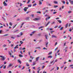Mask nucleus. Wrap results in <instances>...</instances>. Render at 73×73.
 Instances as JSON below:
<instances>
[{
    "instance_id": "f257e3e1",
    "label": "nucleus",
    "mask_w": 73,
    "mask_h": 73,
    "mask_svg": "<svg viewBox=\"0 0 73 73\" xmlns=\"http://www.w3.org/2000/svg\"><path fill=\"white\" fill-rule=\"evenodd\" d=\"M13 64H10L9 66H8L7 68L8 69L9 68V67H11V66H12Z\"/></svg>"
},
{
    "instance_id": "f03ea898",
    "label": "nucleus",
    "mask_w": 73,
    "mask_h": 73,
    "mask_svg": "<svg viewBox=\"0 0 73 73\" xmlns=\"http://www.w3.org/2000/svg\"><path fill=\"white\" fill-rule=\"evenodd\" d=\"M52 38H57V36H56V35H52Z\"/></svg>"
},
{
    "instance_id": "7ed1b4c3",
    "label": "nucleus",
    "mask_w": 73,
    "mask_h": 73,
    "mask_svg": "<svg viewBox=\"0 0 73 73\" xmlns=\"http://www.w3.org/2000/svg\"><path fill=\"white\" fill-rule=\"evenodd\" d=\"M18 46H19L18 45H17L16 46L14 47V49H16V48H19V47H18Z\"/></svg>"
},
{
    "instance_id": "20e7f679",
    "label": "nucleus",
    "mask_w": 73,
    "mask_h": 73,
    "mask_svg": "<svg viewBox=\"0 0 73 73\" xmlns=\"http://www.w3.org/2000/svg\"><path fill=\"white\" fill-rule=\"evenodd\" d=\"M3 3L4 6H7V4L5 3V1H4Z\"/></svg>"
},
{
    "instance_id": "39448f33",
    "label": "nucleus",
    "mask_w": 73,
    "mask_h": 73,
    "mask_svg": "<svg viewBox=\"0 0 73 73\" xmlns=\"http://www.w3.org/2000/svg\"><path fill=\"white\" fill-rule=\"evenodd\" d=\"M18 62H19L20 64H21V61H20V59L18 60Z\"/></svg>"
},
{
    "instance_id": "423d86ee",
    "label": "nucleus",
    "mask_w": 73,
    "mask_h": 73,
    "mask_svg": "<svg viewBox=\"0 0 73 73\" xmlns=\"http://www.w3.org/2000/svg\"><path fill=\"white\" fill-rule=\"evenodd\" d=\"M57 21L59 23H60V24H61V23H62V21H61L60 20H58Z\"/></svg>"
},
{
    "instance_id": "0eeeda50",
    "label": "nucleus",
    "mask_w": 73,
    "mask_h": 73,
    "mask_svg": "<svg viewBox=\"0 0 73 73\" xmlns=\"http://www.w3.org/2000/svg\"><path fill=\"white\" fill-rule=\"evenodd\" d=\"M49 42H47L46 43V44L45 45H46V48H47L48 47V44Z\"/></svg>"
},
{
    "instance_id": "6e6552de",
    "label": "nucleus",
    "mask_w": 73,
    "mask_h": 73,
    "mask_svg": "<svg viewBox=\"0 0 73 73\" xmlns=\"http://www.w3.org/2000/svg\"><path fill=\"white\" fill-rule=\"evenodd\" d=\"M39 5H41V4H42V2L41 1H39Z\"/></svg>"
},
{
    "instance_id": "1a4fd4ad",
    "label": "nucleus",
    "mask_w": 73,
    "mask_h": 73,
    "mask_svg": "<svg viewBox=\"0 0 73 73\" xmlns=\"http://www.w3.org/2000/svg\"><path fill=\"white\" fill-rule=\"evenodd\" d=\"M50 17H49L48 18H47L46 19V21H47L48 20V19H50Z\"/></svg>"
},
{
    "instance_id": "9d476101",
    "label": "nucleus",
    "mask_w": 73,
    "mask_h": 73,
    "mask_svg": "<svg viewBox=\"0 0 73 73\" xmlns=\"http://www.w3.org/2000/svg\"><path fill=\"white\" fill-rule=\"evenodd\" d=\"M52 57H52V55H49V56H48V58H52Z\"/></svg>"
},
{
    "instance_id": "9b49d317",
    "label": "nucleus",
    "mask_w": 73,
    "mask_h": 73,
    "mask_svg": "<svg viewBox=\"0 0 73 73\" xmlns=\"http://www.w3.org/2000/svg\"><path fill=\"white\" fill-rule=\"evenodd\" d=\"M23 10L25 12H27V9H26L25 7L23 9Z\"/></svg>"
},
{
    "instance_id": "f8f14e48",
    "label": "nucleus",
    "mask_w": 73,
    "mask_h": 73,
    "mask_svg": "<svg viewBox=\"0 0 73 73\" xmlns=\"http://www.w3.org/2000/svg\"><path fill=\"white\" fill-rule=\"evenodd\" d=\"M18 31H19V30H17L16 31H15L13 32V33H16V32H18Z\"/></svg>"
},
{
    "instance_id": "ddd939ff",
    "label": "nucleus",
    "mask_w": 73,
    "mask_h": 73,
    "mask_svg": "<svg viewBox=\"0 0 73 73\" xmlns=\"http://www.w3.org/2000/svg\"><path fill=\"white\" fill-rule=\"evenodd\" d=\"M68 23H67V24H66V25L65 26V28H68Z\"/></svg>"
},
{
    "instance_id": "4468645a",
    "label": "nucleus",
    "mask_w": 73,
    "mask_h": 73,
    "mask_svg": "<svg viewBox=\"0 0 73 73\" xmlns=\"http://www.w3.org/2000/svg\"><path fill=\"white\" fill-rule=\"evenodd\" d=\"M52 53V52H50L48 54V55H51V54Z\"/></svg>"
},
{
    "instance_id": "2eb2a0df",
    "label": "nucleus",
    "mask_w": 73,
    "mask_h": 73,
    "mask_svg": "<svg viewBox=\"0 0 73 73\" xmlns=\"http://www.w3.org/2000/svg\"><path fill=\"white\" fill-rule=\"evenodd\" d=\"M40 19H41V18L39 17L37 18V20H40Z\"/></svg>"
},
{
    "instance_id": "dca6fc26",
    "label": "nucleus",
    "mask_w": 73,
    "mask_h": 73,
    "mask_svg": "<svg viewBox=\"0 0 73 73\" xmlns=\"http://www.w3.org/2000/svg\"><path fill=\"white\" fill-rule=\"evenodd\" d=\"M62 3L64 4H65L66 3L65 1H62Z\"/></svg>"
},
{
    "instance_id": "f3484780",
    "label": "nucleus",
    "mask_w": 73,
    "mask_h": 73,
    "mask_svg": "<svg viewBox=\"0 0 73 73\" xmlns=\"http://www.w3.org/2000/svg\"><path fill=\"white\" fill-rule=\"evenodd\" d=\"M45 38H46V39L47 40V39H48V35H45Z\"/></svg>"
},
{
    "instance_id": "a211bd4d",
    "label": "nucleus",
    "mask_w": 73,
    "mask_h": 73,
    "mask_svg": "<svg viewBox=\"0 0 73 73\" xmlns=\"http://www.w3.org/2000/svg\"><path fill=\"white\" fill-rule=\"evenodd\" d=\"M28 7H32V5L29 4L28 5Z\"/></svg>"
},
{
    "instance_id": "6ab92c4d",
    "label": "nucleus",
    "mask_w": 73,
    "mask_h": 73,
    "mask_svg": "<svg viewBox=\"0 0 73 73\" xmlns=\"http://www.w3.org/2000/svg\"><path fill=\"white\" fill-rule=\"evenodd\" d=\"M19 57H23V55H22L21 54H19Z\"/></svg>"
},
{
    "instance_id": "aec40b11",
    "label": "nucleus",
    "mask_w": 73,
    "mask_h": 73,
    "mask_svg": "<svg viewBox=\"0 0 73 73\" xmlns=\"http://www.w3.org/2000/svg\"><path fill=\"white\" fill-rule=\"evenodd\" d=\"M54 3L55 4H58V2H57L56 1H54Z\"/></svg>"
},
{
    "instance_id": "412c9836",
    "label": "nucleus",
    "mask_w": 73,
    "mask_h": 73,
    "mask_svg": "<svg viewBox=\"0 0 73 73\" xmlns=\"http://www.w3.org/2000/svg\"><path fill=\"white\" fill-rule=\"evenodd\" d=\"M9 54L10 55V57H11V55H12V54L11 52H10V51H9Z\"/></svg>"
},
{
    "instance_id": "4be33fe9",
    "label": "nucleus",
    "mask_w": 73,
    "mask_h": 73,
    "mask_svg": "<svg viewBox=\"0 0 73 73\" xmlns=\"http://www.w3.org/2000/svg\"><path fill=\"white\" fill-rule=\"evenodd\" d=\"M44 28V27L43 26H41L39 27L38 28V29H41V28Z\"/></svg>"
},
{
    "instance_id": "5701e85b",
    "label": "nucleus",
    "mask_w": 73,
    "mask_h": 73,
    "mask_svg": "<svg viewBox=\"0 0 73 73\" xmlns=\"http://www.w3.org/2000/svg\"><path fill=\"white\" fill-rule=\"evenodd\" d=\"M49 23H50V22L49 21L48 23L46 25V27L47 26V25H48Z\"/></svg>"
},
{
    "instance_id": "b1692460",
    "label": "nucleus",
    "mask_w": 73,
    "mask_h": 73,
    "mask_svg": "<svg viewBox=\"0 0 73 73\" xmlns=\"http://www.w3.org/2000/svg\"><path fill=\"white\" fill-rule=\"evenodd\" d=\"M54 7L55 8H57V7H58V6L57 5H54Z\"/></svg>"
},
{
    "instance_id": "393cba45",
    "label": "nucleus",
    "mask_w": 73,
    "mask_h": 73,
    "mask_svg": "<svg viewBox=\"0 0 73 73\" xmlns=\"http://www.w3.org/2000/svg\"><path fill=\"white\" fill-rule=\"evenodd\" d=\"M20 42L21 43V44H23V42L21 40L20 41Z\"/></svg>"
},
{
    "instance_id": "a878e982",
    "label": "nucleus",
    "mask_w": 73,
    "mask_h": 73,
    "mask_svg": "<svg viewBox=\"0 0 73 73\" xmlns=\"http://www.w3.org/2000/svg\"><path fill=\"white\" fill-rule=\"evenodd\" d=\"M70 3L71 4H72V5L73 4V1H70Z\"/></svg>"
},
{
    "instance_id": "bb28decb",
    "label": "nucleus",
    "mask_w": 73,
    "mask_h": 73,
    "mask_svg": "<svg viewBox=\"0 0 73 73\" xmlns=\"http://www.w3.org/2000/svg\"><path fill=\"white\" fill-rule=\"evenodd\" d=\"M26 66H29V64L26 63Z\"/></svg>"
},
{
    "instance_id": "cd10ccee",
    "label": "nucleus",
    "mask_w": 73,
    "mask_h": 73,
    "mask_svg": "<svg viewBox=\"0 0 73 73\" xmlns=\"http://www.w3.org/2000/svg\"><path fill=\"white\" fill-rule=\"evenodd\" d=\"M41 34H39L38 35V36H41Z\"/></svg>"
},
{
    "instance_id": "c85d7f7f",
    "label": "nucleus",
    "mask_w": 73,
    "mask_h": 73,
    "mask_svg": "<svg viewBox=\"0 0 73 73\" xmlns=\"http://www.w3.org/2000/svg\"><path fill=\"white\" fill-rule=\"evenodd\" d=\"M9 25H11V26H12V23H11V22H10Z\"/></svg>"
},
{
    "instance_id": "c756f323",
    "label": "nucleus",
    "mask_w": 73,
    "mask_h": 73,
    "mask_svg": "<svg viewBox=\"0 0 73 73\" xmlns=\"http://www.w3.org/2000/svg\"><path fill=\"white\" fill-rule=\"evenodd\" d=\"M7 46V45L5 44H4L3 46V47H5Z\"/></svg>"
},
{
    "instance_id": "7c9ffc66",
    "label": "nucleus",
    "mask_w": 73,
    "mask_h": 73,
    "mask_svg": "<svg viewBox=\"0 0 73 73\" xmlns=\"http://www.w3.org/2000/svg\"><path fill=\"white\" fill-rule=\"evenodd\" d=\"M29 17H27L26 18V20H29Z\"/></svg>"
},
{
    "instance_id": "2f4dec72",
    "label": "nucleus",
    "mask_w": 73,
    "mask_h": 73,
    "mask_svg": "<svg viewBox=\"0 0 73 73\" xmlns=\"http://www.w3.org/2000/svg\"><path fill=\"white\" fill-rule=\"evenodd\" d=\"M16 25H15V26H14L13 27V29H14V28L16 27Z\"/></svg>"
},
{
    "instance_id": "473e14b6",
    "label": "nucleus",
    "mask_w": 73,
    "mask_h": 73,
    "mask_svg": "<svg viewBox=\"0 0 73 73\" xmlns=\"http://www.w3.org/2000/svg\"><path fill=\"white\" fill-rule=\"evenodd\" d=\"M36 5H37V4H36V3H35V4L33 5V6L34 7V6H36Z\"/></svg>"
},
{
    "instance_id": "72a5a7b5",
    "label": "nucleus",
    "mask_w": 73,
    "mask_h": 73,
    "mask_svg": "<svg viewBox=\"0 0 73 73\" xmlns=\"http://www.w3.org/2000/svg\"><path fill=\"white\" fill-rule=\"evenodd\" d=\"M68 31H69V32H72V29H70L68 30Z\"/></svg>"
},
{
    "instance_id": "f704fd0d",
    "label": "nucleus",
    "mask_w": 73,
    "mask_h": 73,
    "mask_svg": "<svg viewBox=\"0 0 73 73\" xmlns=\"http://www.w3.org/2000/svg\"><path fill=\"white\" fill-rule=\"evenodd\" d=\"M8 36V34H5L3 35V36Z\"/></svg>"
},
{
    "instance_id": "c9c22d12",
    "label": "nucleus",
    "mask_w": 73,
    "mask_h": 73,
    "mask_svg": "<svg viewBox=\"0 0 73 73\" xmlns=\"http://www.w3.org/2000/svg\"><path fill=\"white\" fill-rule=\"evenodd\" d=\"M38 73H39V72H40V69H39L38 71H37Z\"/></svg>"
},
{
    "instance_id": "e433bc0d",
    "label": "nucleus",
    "mask_w": 73,
    "mask_h": 73,
    "mask_svg": "<svg viewBox=\"0 0 73 73\" xmlns=\"http://www.w3.org/2000/svg\"><path fill=\"white\" fill-rule=\"evenodd\" d=\"M1 60H5V58H2Z\"/></svg>"
},
{
    "instance_id": "4c0bfd02",
    "label": "nucleus",
    "mask_w": 73,
    "mask_h": 73,
    "mask_svg": "<svg viewBox=\"0 0 73 73\" xmlns=\"http://www.w3.org/2000/svg\"><path fill=\"white\" fill-rule=\"evenodd\" d=\"M62 29H63V27H62L60 28V31H61V30H62Z\"/></svg>"
},
{
    "instance_id": "58836bf2",
    "label": "nucleus",
    "mask_w": 73,
    "mask_h": 73,
    "mask_svg": "<svg viewBox=\"0 0 73 73\" xmlns=\"http://www.w3.org/2000/svg\"><path fill=\"white\" fill-rule=\"evenodd\" d=\"M31 0H28V2H27V3L28 4V3H29Z\"/></svg>"
},
{
    "instance_id": "ea45409f",
    "label": "nucleus",
    "mask_w": 73,
    "mask_h": 73,
    "mask_svg": "<svg viewBox=\"0 0 73 73\" xmlns=\"http://www.w3.org/2000/svg\"><path fill=\"white\" fill-rule=\"evenodd\" d=\"M11 38H13V39H15V37L13 36V37H11Z\"/></svg>"
},
{
    "instance_id": "a19ab883",
    "label": "nucleus",
    "mask_w": 73,
    "mask_h": 73,
    "mask_svg": "<svg viewBox=\"0 0 73 73\" xmlns=\"http://www.w3.org/2000/svg\"><path fill=\"white\" fill-rule=\"evenodd\" d=\"M35 32H36V31H34L33 32H32L31 33H32L33 34H34V33H35Z\"/></svg>"
},
{
    "instance_id": "79ce46f5",
    "label": "nucleus",
    "mask_w": 73,
    "mask_h": 73,
    "mask_svg": "<svg viewBox=\"0 0 73 73\" xmlns=\"http://www.w3.org/2000/svg\"><path fill=\"white\" fill-rule=\"evenodd\" d=\"M0 57H1V58H4V56H0Z\"/></svg>"
},
{
    "instance_id": "37998d69",
    "label": "nucleus",
    "mask_w": 73,
    "mask_h": 73,
    "mask_svg": "<svg viewBox=\"0 0 73 73\" xmlns=\"http://www.w3.org/2000/svg\"><path fill=\"white\" fill-rule=\"evenodd\" d=\"M66 1H67L66 2V4H68L69 3H68V0H66Z\"/></svg>"
},
{
    "instance_id": "c03bdc74",
    "label": "nucleus",
    "mask_w": 73,
    "mask_h": 73,
    "mask_svg": "<svg viewBox=\"0 0 73 73\" xmlns=\"http://www.w3.org/2000/svg\"><path fill=\"white\" fill-rule=\"evenodd\" d=\"M25 49H26L25 47H24L22 49V50H25Z\"/></svg>"
},
{
    "instance_id": "a18cd8bd",
    "label": "nucleus",
    "mask_w": 73,
    "mask_h": 73,
    "mask_svg": "<svg viewBox=\"0 0 73 73\" xmlns=\"http://www.w3.org/2000/svg\"><path fill=\"white\" fill-rule=\"evenodd\" d=\"M72 12L71 11H69L68 12V13H71Z\"/></svg>"
},
{
    "instance_id": "49530a36",
    "label": "nucleus",
    "mask_w": 73,
    "mask_h": 73,
    "mask_svg": "<svg viewBox=\"0 0 73 73\" xmlns=\"http://www.w3.org/2000/svg\"><path fill=\"white\" fill-rule=\"evenodd\" d=\"M6 68V66H4L3 67V69H5Z\"/></svg>"
},
{
    "instance_id": "de8ad7c7",
    "label": "nucleus",
    "mask_w": 73,
    "mask_h": 73,
    "mask_svg": "<svg viewBox=\"0 0 73 73\" xmlns=\"http://www.w3.org/2000/svg\"><path fill=\"white\" fill-rule=\"evenodd\" d=\"M40 58V57H38L37 58V61H38V58Z\"/></svg>"
},
{
    "instance_id": "09e8293b",
    "label": "nucleus",
    "mask_w": 73,
    "mask_h": 73,
    "mask_svg": "<svg viewBox=\"0 0 73 73\" xmlns=\"http://www.w3.org/2000/svg\"><path fill=\"white\" fill-rule=\"evenodd\" d=\"M31 16H32V17H34V15L32 14L31 15Z\"/></svg>"
},
{
    "instance_id": "8fccbe9b",
    "label": "nucleus",
    "mask_w": 73,
    "mask_h": 73,
    "mask_svg": "<svg viewBox=\"0 0 73 73\" xmlns=\"http://www.w3.org/2000/svg\"><path fill=\"white\" fill-rule=\"evenodd\" d=\"M58 27V26H56L54 27V28H57Z\"/></svg>"
},
{
    "instance_id": "3c124183",
    "label": "nucleus",
    "mask_w": 73,
    "mask_h": 73,
    "mask_svg": "<svg viewBox=\"0 0 73 73\" xmlns=\"http://www.w3.org/2000/svg\"><path fill=\"white\" fill-rule=\"evenodd\" d=\"M43 49H46V50H47V48H46L45 47H44L43 48Z\"/></svg>"
},
{
    "instance_id": "603ef678",
    "label": "nucleus",
    "mask_w": 73,
    "mask_h": 73,
    "mask_svg": "<svg viewBox=\"0 0 73 73\" xmlns=\"http://www.w3.org/2000/svg\"><path fill=\"white\" fill-rule=\"evenodd\" d=\"M33 20H34V21H35L36 20H37V18H35V19H33Z\"/></svg>"
},
{
    "instance_id": "864d4df0",
    "label": "nucleus",
    "mask_w": 73,
    "mask_h": 73,
    "mask_svg": "<svg viewBox=\"0 0 73 73\" xmlns=\"http://www.w3.org/2000/svg\"><path fill=\"white\" fill-rule=\"evenodd\" d=\"M3 63L4 64H7V62H4Z\"/></svg>"
},
{
    "instance_id": "5fc2aeb1",
    "label": "nucleus",
    "mask_w": 73,
    "mask_h": 73,
    "mask_svg": "<svg viewBox=\"0 0 73 73\" xmlns=\"http://www.w3.org/2000/svg\"><path fill=\"white\" fill-rule=\"evenodd\" d=\"M2 18L3 20H4V21H5V19L3 17H2Z\"/></svg>"
},
{
    "instance_id": "6e6d98bb",
    "label": "nucleus",
    "mask_w": 73,
    "mask_h": 73,
    "mask_svg": "<svg viewBox=\"0 0 73 73\" xmlns=\"http://www.w3.org/2000/svg\"><path fill=\"white\" fill-rule=\"evenodd\" d=\"M54 23H55V22L54 21V22H53L51 24H54Z\"/></svg>"
},
{
    "instance_id": "4d7b16f0",
    "label": "nucleus",
    "mask_w": 73,
    "mask_h": 73,
    "mask_svg": "<svg viewBox=\"0 0 73 73\" xmlns=\"http://www.w3.org/2000/svg\"><path fill=\"white\" fill-rule=\"evenodd\" d=\"M37 13H41V12L40 11H38L37 12Z\"/></svg>"
},
{
    "instance_id": "13d9d810",
    "label": "nucleus",
    "mask_w": 73,
    "mask_h": 73,
    "mask_svg": "<svg viewBox=\"0 0 73 73\" xmlns=\"http://www.w3.org/2000/svg\"><path fill=\"white\" fill-rule=\"evenodd\" d=\"M67 68V67H65L64 68V70H65Z\"/></svg>"
},
{
    "instance_id": "bf43d9fd",
    "label": "nucleus",
    "mask_w": 73,
    "mask_h": 73,
    "mask_svg": "<svg viewBox=\"0 0 73 73\" xmlns=\"http://www.w3.org/2000/svg\"><path fill=\"white\" fill-rule=\"evenodd\" d=\"M56 13H57V12H55L53 13V14H56Z\"/></svg>"
},
{
    "instance_id": "052dcab7",
    "label": "nucleus",
    "mask_w": 73,
    "mask_h": 73,
    "mask_svg": "<svg viewBox=\"0 0 73 73\" xmlns=\"http://www.w3.org/2000/svg\"><path fill=\"white\" fill-rule=\"evenodd\" d=\"M35 64H36V63H35V62H33V65H35Z\"/></svg>"
},
{
    "instance_id": "680f3d73",
    "label": "nucleus",
    "mask_w": 73,
    "mask_h": 73,
    "mask_svg": "<svg viewBox=\"0 0 73 73\" xmlns=\"http://www.w3.org/2000/svg\"><path fill=\"white\" fill-rule=\"evenodd\" d=\"M33 28H35V26L34 25H33Z\"/></svg>"
},
{
    "instance_id": "e2e57ef3",
    "label": "nucleus",
    "mask_w": 73,
    "mask_h": 73,
    "mask_svg": "<svg viewBox=\"0 0 73 73\" xmlns=\"http://www.w3.org/2000/svg\"><path fill=\"white\" fill-rule=\"evenodd\" d=\"M71 25V24L70 23L68 25V27H70Z\"/></svg>"
},
{
    "instance_id": "0e129e2a",
    "label": "nucleus",
    "mask_w": 73,
    "mask_h": 73,
    "mask_svg": "<svg viewBox=\"0 0 73 73\" xmlns=\"http://www.w3.org/2000/svg\"><path fill=\"white\" fill-rule=\"evenodd\" d=\"M20 35L21 36H22V35H23V33H20Z\"/></svg>"
},
{
    "instance_id": "69168bd1",
    "label": "nucleus",
    "mask_w": 73,
    "mask_h": 73,
    "mask_svg": "<svg viewBox=\"0 0 73 73\" xmlns=\"http://www.w3.org/2000/svg\"><path fill=\"white\" fill-rule=\"evenodd\" d=\"M59 19V18L57 17V18H56V20H58V19Z\"/></svg>"
},
{
    "instance_id": "338daca9",
    "label": "nucleus",
    "mask_w": 73,
    "mask_h": 73,
    "mask_svg": "<svg viewBox=\"0 0 73 73\" xmlns=\"http://www.w3.org/2000/svg\"><path fill=\"white\" fill-rule=\"evenodd\" d=\"M9 73H12V72H11V71H9Z\"/></svg>"
},
{
    "instance_id": "774afa93",
    "label": "nucleus",
    "mask_w": 73,
    "mask_h": 73,
    "mask_svg": "<svg viewBox=\"0 0 73 73\" xmlns=\"http://www.w3.org/2000/svg\"><path fill=\"white\" fill-rule=\"evenodd\" d=\"M57 42H56L55 44V45H57Z\"/></svg>"
}]
</instances>
